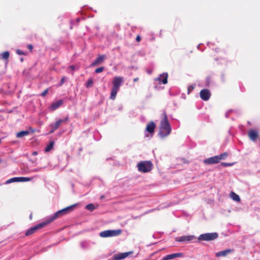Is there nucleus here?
I'll return each mask as SVG.
<instances>
[{
  "label": "nucleus",
  "instance_id": "0eeeda50",
  "mask_svg": "<svg viewBox=\"0 0 260 260\" xmlns=\"http://www.w3.org/2000/svg\"><path fill=\"white\" fill-rule=\"evenodd\" d=\"M69 120V117L67 116L63 119H58L54 123H52L49 125L51 129L50 133H53L56 129H57L60 125L62 123H67Z\"/></svg>",
  "mask_w": 260,
  "mask_h": 260
},
{
  "label": "nucleus",
  "instance_id": "5701e85b",
  "mask_svg": "<svg viewBox=\"0 0 260 260\" xmlns=\"http://www.w3.org/2000/svg\"><path fill=\"white\" fill-rule=\"evenodd\" d=\"M1 58L7 60L9 57L10 53L8 51H5L2 54Z\"/></svg>",
  "mask_w": 260,
  "mask_h": 260
},
{
  "label": "nucleus",
  "instance_id": "9d476101",
  "mask_svg": "<svg viewBox=\"0 0 260 260\" xmlns=\"http://www.w3.org/2000/svg\"><path fill=\"white\" fill-rule=\"evenodd\" d=\"M195 237L192 235L183 236L176 237L175 240L176 241L180 242H188L195 239Z\"/></svg>",
  "mask_w": 260,
  "mask_h": 260
},
{
  "label": "nucleus",
  "instance_id": "7ed1b4c3",
  "mask_svg": "<svg viewBox=\"0 0 260 260\" xmlns=\"http://www.w3.org/2000/svg\"><path fill=\"white\" fill-rule=\"evenodd\" d=\"M123 81V77H115L114 78L112 82L113 87L111 91L110 99L114 100L116 98L117 93L119 89L120 85Z\"/></svg>",
  "mask_w": 260,
  "mask_h": 260
},
{
  "label": "nucleus",
  "instance_id": "bb28decb",
  "mask_svg": "<svg viewBox=\"0 0 260 260\" xmlns=\"http://www.w3.org/2000/svg\"><path fill=\"white\" fill-rule=\"evenodd\" d=\"M31 180V178L28 177H19V182L29 181Z\"/></svg>",
  "mask_w": 260,
  "mask_h": 260
},
{
  "label": "nucleus",
  "instance_id": "ea45409f",
  "mask_svg": "<svg viewBox=\"0 0 260 260\" xmlns=\"http://www.w3.org/2000/svg\"><path fill=\"white\" fill-rule=\"evenodd\" d=\"M20 61H21V62H23V58H21L20 59Z\"/></svg>",
  "mask_w": 260,
  "mask_h": 260
},
{
  "label": "nucleus",
  "instance_id": "423d86ee",
  "mask_svg": "<svg viewBox=\"0 0 260 260\" xmlns=\"http://www.w3.org/2000/svg\"><path fill=\"white\" fill-rule=\"evenodd\" d=\"M48 224L49 223H48V221L46 219L45 221L42 222L41 223H40L37 225L34 226V227H32L30 229H29L28 230L26 231L25 235L26 236H30L32 235L34 233H35L38 230L42 229V228Z\"/></svg>",
  "mask_w": 260,
  "mask_h": 260
},
{
  "label": "nucleus",
  "instance_id": "aec40b11",
  "mask_svg": "<svg viewBox=\"0 0 260 260\" xmlns=\"http://www.w3.org/2000/svg\"><path fill=\"white\" fill-rule=\"evenodd\" d=\"M29 132L27 131H22L16 134V137L18 138H21L22 137L27 136L29 135Z\"/></svg>",
  "mask_w": 260,
  "mask_h": 260
},
{
  "label": "nucleus",
  "instance_id": "2eb2a0df",
  "mask_svg": "<svg viewBox=\"0 0 260 260\" xmlns=\"http://www.w3.org/2000/svg\"><path fill=\"white\" fill-rule=\"evenodd\" d=\"M168 75L167 73H164L159 75L156 79V80L162 82L164 84H166L168 82Z\"/></svg>",
  "mask_w": 260,
  "mask_h": 260
},
{
  "label": "nucleus",
  "instance_id": "39448f33",
  "mask_svg": "<svg viewBox=\"0 0 260 260\" xmlns=\"http://www.w3.org/2000/svg\"><path fill=\"white\" fill-rule=\"evenodd\" d=\"M121 230H109L104 231L100 233V237L102 238H106L110 237L117 236L121 234Z\"/></svg>",
  "mask_w": 260,
  "mask_h": 260
},
{
  "label": "nucleus",
  "instance_id": "f8f14e48",
  "mask_svg": "<svg viewBox=\"0 0 260 260\" xmlns=\"http://www.w3.org/2000/svg\"><path fill=\"white\" fill-rule=\"evenodd\" d=\"M106 58L105 55H99L95 60L91 64V66L94 67L102 63Z\"/></svg>",
  "mask_w": 260,
  "mask_h": 260
},
{
  "label": "nucleus",
  "instance_id": "1a4fd4ad",
  "mask_svg": "<svg viewBox=\"0 0 260 260\" xmlns=\"http://www.w3.org/2000/svg\"><path fill=\"white\" fill-rule=\"evenodd\" d=\"M133 253V251L119 253L115 254L112 258V260H121Z\"/></svg>",
  "mask_w": 260,
  "mask_h": 260
},
{
  "label": "nucleus",
  "instance_id": "58836bf2",
  "mask_svg": "<svg viewBox=\"0 0 260 260\" xmlns=\"http://www.w3.org/2000/svg\"><path fill=\"white\" fill-rule=\"evenodd\" d=\"M38 154V152L37 151H34L32 152V155H37Z\"/></svg>",
  "mask_w": 260,
  "mask_h": 260
},
{
  "label": "nucleus",
  "instance_id": "c85d7f7f",
  "mask_svg": "<svg viewBox=\"0 0 260 260\" xmlns=\"http://www.w3.org/2000/svg\"><path fill=\"white\" fill-rule=\"evenodd\" d=\"M104 68L103 67H100V68H98L95 69V72L96 73H100L104 71Z\"/></svg>",
  "mask_w": 260,
  "mask_h": 260
},
{
  "label": "nucleus",
  "instance_id": "f257e3e1",
  "mask_svg": "<svg viewBox=\"0 0 260 260\" xmlns=\"http://www.w3.org/2000/svg\"><path fill=\"white\" fill-rule=\"evenodd\" d=\"M172 131L171 126L169 122L166 112L164 113V117L160 121L159 135L162 138L168 136Z\"/></svg>",
  "mask_w": 260,
  "mask_h": 260
},
{
  "label": "nucleus",
  "instance_id": "72a5a7b5",
  "mask_svg": "<svg viewBox=\"0 0 260 260\" xmlns=\"http://www.w3.org/2000/svg\"><path fill=\"white\" fill-rule=\"evenodd\" d=\"M27 48L30 50V52H31L33 49V46L31 44H28L27 45Z\"/></svg>",
  "mask_w": 260,
  "mask_h": 260
},
{
  "label": "nucleus",
  "instance_id": "20e7f679",
  "mask_svg": "<svg viewBox=\"0 0 260 260\" xmlns=\"http://www.w3.org/2000/svg\"><path fill=\"white\" fill-rule=\"evenodd\" d=\"M152 167L153 165L151 161H141L137 165L139 171L143 173L150 172Z\"/></svg>",
  "mask_w": 260,
  "mask_h": 260
},
{
  "label": "nucleus",
  "instance_id": "a878e982",
  "mask_svg": "<svg viewBox=\"0 0 260 260\" xmlns=\"http://www.w3.org/2000/svg\"><path fill=\"white\" fill-rule=\"evenodd\" d=\"M218 156L220 161L221 159H224L226 157H227L228 156V153L227 152H224Z\"/></svg>",
  "mask_w": 260,
  "mask_h": 260
},
{
  "label": "nucleus",
  "instance_id": "473e14b6",
  "mask_svg": "<svg viewBox=\"0 0 260 260\" xmlns=\"http://www.w3.org/2000/svg\"><path fill=\"white\" fill-rule=\"evenodd\" d=\"M65 80H66V77H62L60 80V84H59L60 86H61L64 83Z\"/></svg>",
  "mask_w": 260,
  "mask_h": 260
},
{
  "label": "nucleus",
  "instance_id": "c756f323",
  "mask_svg": "<svg viewBox=\"0 0 260 260\" xmlns=\"http://www.w3.org/2000/svg\"><path fill=\"white\" fill-rule=\"evenodd\" d=\"M194 86L193 85H190L188 87L187 93L189 94L194 89Z\"/></svg>",
  "mask_w": 260,
  "mask_h": 260
},
{
  "label": "nucleus",
  "instance_id": "b1692460",
  "mask_svg": "<svg viewBox=\"0 0 260 260\" xmlns=\"http://www.w3.org/2000/svg\"><path fill=\"white\" fill-rule=\"evenodd\" d=\"M15 182H19V177H14L6 181V184H9Z\"/></svg>",
  "mask_w": 260,
  "mask_h": 260
},
{
  "label": "nucleus",
  "instance_id": "2f4dec72",
  "mask_svg": "<svg viewBox=\"0 0 260 260\" xmlns=\"http://www.w3.org/2000/svg\"><path fill=\"white\" fill-rule=\"evenodd\" d=\"M48 89H46V90H45L41 94V96H45L47 95V93H48Z\"/></svg>",
  "mask_w": 260,
  "mask_h": 260
},
{
  "label": "nucleus",
  "instance_id": "c9c22d12",
  "mask_svg": "<svg viewBox=\"0 0 260 260\" xmlns=\"http://www.w3.org/2000/svg\"><path fill=\"white\" fill-rule=\"evenodd\" d=\"M136 40L137 42H140L141 41V37L139 35L137 36Z\"/></svg>",
  "mask_w": 260,
  "mask_h": 260
},
{
  "label": "nucleus",
  "instance_id": "7c9ffc66",
  "mask_svg": "<svg viewBox=\"0 0 260 260\" xmlns=\"http://www.w3.org/2000/svg\"><path fill=\"white\" fill-rule=\"evenodd\" d=\"M16 53L18 55H25L26 54L20 49L16 50Z\"/></svg>",
  "mask_w": 260,
  "mask_h": 260
},
{
  "label": "nucleus",
  "instance_id": "f03ea898",
  "mask_svg": "<svg viewBox=\"0 0 260 260\" xmlns=\"http://www.w3.org/2000/svg\"><path fill=\"white\" fill-rule=\"evenodd\" d=\"M77 204H74L55 212L53 215L49 217V218H48L47 219L48 223H49V224L50 223H51L52 221L57 219V218L71 212L74 210Z\"/></svg>",
  "mask_w": 260,
  "mask_h": 260
},
{
  "label": "nucleus",
  "instance_id": "393cba45",
  "mask_svg": "<svg viewBox=\"0 0 260 260\" xmlns=\"http://www.w3.org/2000/svg\"><path fill=\"white\" fill-rule=\"evenodd\" d=\"M85 208L90 211H92L95 209V207L93 204L90 203L87 205Z\"/></svg>",
  "mask_w": 260,
  "mask_h": 260
},
{
  "label": "nucleus",
  "instance_id": "ddd939ff",
  "mask_svg": "<svg viewBox=\"0 0 260 260\" xmlns=\"http://www.w3.org/2000/svg\"><path fill=\"white\" fill-rule=\"evenodd\" d=\"M248 136L252 141H255L258 137V132L256 129H250L248 132Z\"/></svg>",
  "mask_w": 260,
  "mask_h": 260
},
{
  "label": "nucleus",
  "instance_id": "cd10ccee",
  "mask_svg": "<svg viewBox=\"0 0 260 260\" xmlns=\"http://www.w3.org/2000/svg\"><path fill=\"white\" fill-rule=\"evenodd\" d=\"M92 84H93V81L92 79H88L87 82V83H86V87H91L92 86Z\"/></svg>",
  "mask_w": 260,
  "mask_h": 260
},
{
  "label": "nucleus",
  "instance_id": "4be33fe9",
  "mask_svg": "<svg viewBox=\"0 0 260 260\" xmlns=\"http://www.w3.org/2000/svg\"><path fill=\"white\" fill-rule=\"evenodd\" d=\"M54 142L51 141L49 144L45 148V152H49L51 150L53 149V146H54Z\"/></svg>",
  "mask_w": 260,
  "mask_h": 260
},
{
  "label": "nucleus",
  "instance_id": "412c9836",
  "mask_svg": "<svg viewBox=\"0 0 260 260\" xmlns=\"http://www.w3.org/2000/svg\"><path fill=\"white\" fill-rule=\"evenodd\" d=\"M230 197L233 200L235 201L239 202L240 201L239 196L233 191L231 192Z\"/></svg>",
  "mask_w": 260,
  "mask_h": 260
},
{
  "label": "nucleus",
  "instance_id": "f704fd0d",
  "mask_svg": "<svg viewBox=\"0 0 260 260\" xmlns=\"http://www.w3.org/2000/svg\"><path fill=\"white\" fill-rule=\"evenodd\" d=\"M232 165H233L232 164H229V163H226V162H222L221 163V165L224 167L231 166Z\"/></svg>",
  "mask_w": 260,
  "mask_h": 260
},
{
  "label": "nucleus",
  "instance_id": "e433bc0d",
  "mask_svg": "<svg viewBox=\"0 0 260 260\" xmlns=\"http://www.w3.org/2000/svg\"><path fill=\"white\" fill-rule=\"evenodd\" d=\"M70 69H71L72 70H74L75 69V67L74 65H72L70 67Z\"/></svg>",
  "mask_w": 260,
  "mask_h": 260
},
{
  "label": "nucleus",
  "instance_id": "f3484780",
  "mask_svg": "<svg viewBox=\"0 0 260 260\" xmlns=\"http://www.w3.org/2000/svg\"><path fill=\"white\" fill-rule=\"evenodd\" d=\"M155 127L156 125L155 123L153 121H151L147 124L146 130L149 133L151 134L154 132Z\"/></svg>",
  "mask_w": 260,
  "mask_h": 260
},
{
  "label": "nucleus",
  "instance_id": "6e6552de",
  "mask_svg": "<svg viewBox=\"0 0 260 260\" xmlns=\"http://www.w3.org/2000/svg\"><path fill=\"white\" fill-rule=\"evenodd\" d=\"M218 237L217 233H206L201 235L198 239L199 241H212L217 239Z\"/></svg>",
  "mask_w": 260,
  "mask_h": 260
},
{
  "label": "nucleus",
  "instance_id": "a211bd4d",
  "mask_svg": "<svg viewBox=\"0 0 260 260\" xmlns=\"http://www.w3.org/2000/svg\"><path fill=\"white\" fill-rule=\"evenodd\" d=\"M62 104L63 101L62 100H58V101L52 103V105L50 106L49 109L51 111L55 110L61 105H62Z\"/></svg>",
  "mask_w": 260,
  "mask_h": 260
},
{
  "label": "nucleus",
  "instance_id": "dca6fc26",
  "mask_svg": "<svg viewBox=\"0 0 260 260\" xmlns=\"http://www.w3.org/2000/svg\"><path fill=\"white\" fill-rule=\"evenodd\" d=\"M183 255L182 253H173L171 254H168L164 256L162 260H169L172 259L176 257H181Z\"/></svg>",
  "mask_w": 260,
  "mask_h": 260
},
{
  "label": "nucleus",
  "instance_id": "4468645a",
  "mask_svg": "<svg viewBox=\"0 0 260 260\" xmlns=\"http://www.w3.org/2000/svg\"><path fill=\"white\" fill-rule=\"evenodd\" d=\"M219 162L218 156L216 155L204 160L206 164H214Z\"/></svg>",
  "mask_w": 260,
  "mask_h": 260
},
{
  "label": "nucleus",
  "instance_id": "6ab92c4d",
  "mask_svg": "<svg viewBox=\"0 0 260 260\" xmlns=\"http://www.w3.org/2000/svg\"><path fill=\"white\" fill-rule=\"evenodd\" d=\"M232 251L231 249H225L223 251H219L218 252H217L216 253V256L217 257H220V256H225L228 254L231 253Z\"/></svg>",
  "mask_w": 260,
  "mask_h": 260
},
{
  "label": "nucleus",
  "instance_id": "9b49d317",
  "mask_svg": "<svg viewBox=\"0 0 260 260\" xmlns=\"http://www.w3.org/2000/svg\"><path fill=\"white\" fill-rule=\"evenodd\" d=\"M200 95L203 100L208 101L210 98L211 93L209 89H203L200 91Z\"/></svg>",
  "mask_w": 260,
  "mask_h": 260
},
{
  "label": "nucleus",
  "instance_id": "4c0bfd02",
  "mask_svg": "<svg viewBox=\"0 0 260 260\" xmlns=\"http://www.w3.org/2000/svg\"><path fill=\"white\" fill-rule=\"evenodd\" d=\"M133 80H134V82H137V81H138L139 80V78H138V77L135 78Z\"/></svg>",
  "mask_w": 260,
  "mask_h": 260
}]
</instances>
